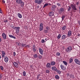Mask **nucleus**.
<instances>
[{
  "label": "nucleus",
  "instance_id": "obj_7",
  "mask_svg": "<svg viewBox=\"0 0 80 80\" xmlns=\"http://www.w3.org/2000/svg\"><path fill=\"white\" fill-rule=\"evenodd\" d=\"M53 12H51L49 13V16L50 17H53L52 18H54L55 16L53 15Z\"/></svg>",
  "mask_w": 80,
  "mask_h": 80
},
{
  "label": "nucleus",
  "instance_id": "obj_32",
  "mask_svg": "<svg viewBox=\"0 0 80 80\" xmlns=\"http://www.w3.org/2000/svg\"><path fill=\"white\" fill-rule=\"evenodd\" d=\"M40 76V74H39L37 75V80H38Z\"/></svg>",
  "mask_w": 80,
  "mask_h": 80
},
{
  "label": "nucleus",
  "instance_id": "obj_58",
  "mask_svg": "<svg viewBox=\"0 0 80 80\" xmlns=\"http://www.w3.org/2000/svg\"><path fill=\"white\" fill-rule=\"evenodd\" d=\"M78 36V37H79L80 36V34H78V35H77Z\"/></svg>",
  "mask_w": 80,
  "mask_h": 80
},
{
  "label": "nucleus",
  "instance_id": "obj_48",
  "mask_svg": "<svg viewBox=\"0 0 80 80\" xmlns=\"http://www.w3.org/2000/svg\"><path fill=\"white\" fill-rule=\"evenodd\" d=\"M2 78V75L0 74V78Z\"/></svg>",
  "mask_w": 80,
  "mask_h": 80
},
{
  "label": "nucleus",
  "instance_id": "obj_41",
  "mask_svg": "<svg viewBox=\"0 0 80 80\" xmlns=\"http://www.w3.org/2000/svg\"><path fill=\"white\" fill-rule=\"evenodd\" d=\"M38 57L39 58H42V56L40 55H39L38 56Z\"/></svg>",
  "mask_w": 80,
  "mask_h": 80
},
{
  "label": "nucleus",
  "instance_id": "obj_57",
  "mask_svg": "<svg viewBox=\"0 0 80 80\" xmlns=\"http://www.w3.org/2000/svg\"><path fill=\"white\" fill-rule=\"evenodd\" d=\"M78 23L79 24V25H80V22L78 21Z\"/></svg>",
  "mask_w": 80,
  "mask_h": 80
},
{
  "label": "nucleus",
  "instance_id": "obj_1",
  "mask_svg": "<svg viewBox=\"0 0 80 80\" xmlns=\"http://www.w3.org/2000/svg\"><path fill=\"white\" fill-rule=\"evenodd\" d=\"M16 1L18 4H20V5L21 7H23L24 6V2L22 0H16Z\"/></svg>",
  "mask_w": 80,
  "mask_h": 80
},
{
  "label": "nucleus",
  "instance_id": "obj_20",
  "mask_svg": "<svg viewBox=\"0 0 80 80\" xmlns=\"http://www.w3.org/2000/svg\"><path fill=\"white\" fill-rule=\"evenodd\" d=\"M18 17L20 18H22V14H21L20 13H18Z\"/></svg>",
  "mask_w": 80,
  "mask_h": 80
},
{
  "label": "nucleus",
  "instance_id": "obj_62",
  "mask_svg": "<svg viewBox=\"0 0 80 80\" xmlns=\"http://www.w3.org/2000/svg\"><path fill=\"white\" fill-rule=\"evenodd\" d=\"M18 80H21V79H18Z\"/></svg>",
  "mask_w": 80,
  "mask_h": 80
},
{
  "label": "nucleus",
  "instance_id": "obj_25",
  "mask_svg": "<svg viewBox=\"0 0 80 80\" xmlns=\"http://www.w3.org/2000/svg\"><path fill=\"white\" fill-rule=\"evenodd\" d=\"M73 62V59L72 58H71L69 59V63H72V62Z\"/></svg>",
  "mask_w": 80,
  "mask_h": 80
},
{
  "label": "nucleus",
  "instance_id": "obj_9",
  "mask_svg": "<svg viewBox=\"0 0 80 80\" xmlns=\"http://www.w3.org/2000/svg\"><path fill=\"white\" fill-rule=\"evenodd\" d=\"M60 67L62 70H66V68L65 67L63 66V65H61Z\"/></svg>",
  "mask_w": 80,
  "mask_h": 80
},
{
  "label": "nucleus",
  "instance_id": "obj_40",
  "mask_svg": "<svg viewBox=\"0 0 80 80\" xmlns=\"http://www.w3.org/2000/svg\"><path fill=\"white\" fill-rule=\"evenodd\" d=\"M44 32L45 33H48V30H44Z\"/></svg>",
  "mask_w": 80,
  "mask_h": 80
},
{
  "label": "nucleus",
  "instance_id": "obj_42",
  "mask_svg": "<svg viewBox=\"0 0 80 80\" xmlns=\"http://www.w3.org/2000/svg\"><path fill=\"white\" fill-rule=\"evenodd\" d=\"M21 45H22V47H25V46L26 45V44H22Z\"/></svg>",
  "mask_w": 80,
  "mask_h": 80
},
{
  "label": "nucleus",
  "instance_id": "obj_43",
  "mask_svg": "<svg viewBox=\"0 0 80 80\" xmlns=\"http://www.w3.org/2000/svg\"><path fill=\"white\" fill-rule=\"evenodd\" d=\"M71 10V7H69V8H68V12H69V11H70V10Z\"/></svg>",
  "mask_w": 80,
  "mask_h": 80
},
{
  "label": "nucleus",
  "instance_id": "obj_60",
  "mask_svg": "<svg viewBox=\"0 0 80 80\" xmlns=\"http://www.w3.org/2000/svg\"><path fill=\"white\" fill-rule=\"evenodd\" d=\"M2 41V39H1V38H0V42H1Z\"/></svg>",
  "mask_w": 80,
  "mask_h": 80
},
{
  "label": "nucleus",
  "instance_id": "obj_14",
  "mask_svg": "<svg viewBox=\"0 0 80 80\" xmlns=\"http://www.w3.org/2000/svg\"><path fill=\"white\" fill-rule=\"evenodd\" d=\"M13 64L15 67H16V68H18V63L16 62H14Z\"/></svg>",
  "mask_w": 80,
  "mask_h": 80
},
{
  "label": "nucleus",
  "instance_id": "obj_6",
  "mask_svg": "<svg viewBox=\"0 0 80 80\" xmlns=\"http://www.w3.org/2000/svg\"><path fill=\"white\" fill-rule=\"evenodd\" d=\"M74 61H75V63H76L80 65V61L79 60H78V59H74Z\"/></svg>",
  "mask_w": 80,
  "mask_h": 80
},
{
  "label": "nucleus",
  "instance_id": "obj_11",
  "mask_svg": "<svg viewBox=\"0 0 80 80\" xmlns=\"http://www.w3.org/2000/svg\"><path fill=\"white\" fill-rule=\"evenodd\" d=\"M2 36L4 39H6L7 38V35L4 33H2Z\"/></svg>",
  "mask_w": 80,
  "mask_h": 80
},
{
  "label": "nucleus",
  "instance_id": "obj_5",
  "mask_svg": "<svg viewBox=\"0 0 80 80\" xmlns=\"http://www.w3.org/2000/svg\"><path fill=\"white\" fill-rule=\"evenodd\" d=\"M71 6L73 10H75L76 11L77 10V9L76 8V6H75V5L71 4Z\"/></svg>",
  "mask_w": 80,
  "mask_h": 80
},
{
  "label": "nucleus",
  "instance_id": "obj_36",
  "mask_svg": "<svg viewBox=\"0 0 80 80\" xmlns=\"http://www.w3.org/2000/svg\"><path fill=\"white\" fill-rule=\"evenodd\" d=\"M63 62L65 65H67V63L66 61H63Z\"/></svg>",
  "mask_w": 80,
  "mask_h": 80
},
{
  "label": "nucleus",
  "instance_id": "obj_26",
  "mask_svg": "<svg viewBox=\"0 0 80 80\" xmlns=\"http://www.w3.org/2000/svg\"><path fill=\"white\" fill-rule=\"evenodd\" d=\"M55 77L56 78V79H59V78H60V77L58 75H56L55 76Z\"/></svg>",
  "mask_w": 80,
  "mask_h": 80
},
{
  "label": "nucleus",
  "instance_id": "obj_35",
  "mask_svg": "<svg viewBox=\"0 0 80 80\" xmlns=\"http://www.w3.org/2000/svg\"><path fill=\"white\" fill-rule=\"evenodd\" d=\"M56 55L58 56V57H59V56H60V54L59 52H58L56 53Z\"/></svg>",
  "mask_w": 80,
  "mask_h": 80
},
{
  "label": "nucleus",
  "instance_id": "obj_10",
  "mask_svg": "<svg viewBox=\"0 0 80 80\" xmlns=\"http://www.w3.org/2000/svg\"><path fill=\"white\" fill-rule=\"evenodd\" d=\"M52 70H53V71H55L56 72H57V68H56V67H55V66H53L52 67Z\"/></svg>",
  "mask_w": 80,
  "mask_h": 80
},
{
  "label": "nucleus",
  "instance_id": "obj_19",
  "mask_svg": "<svg viewBox=\"0 0 80 80\" xmlns=\"http://www.w3.org/2000/svg\"><path fill=\"white\" fill-rule=\"evenodd\" d=\"M69 76L71 78H75V76H74V75L72 74H70Z\"/></svg>",
  "mask_w": 80,
  "mask_h": 80
},
{
  "label": "nucleus",
  "instance_id": "obj_17",
  "mask_svg": "<svg viewBox=\"0 0 80 80\" xmlns=\"http://www.w3.org/2000/svg\"><path fill=\"white\" fill-rule=\"evenodd\" d=\"M50 66H51V65H50V63H48L47 64V67L48 68H50Z\"/></svg>",
  "mask_w": 80,
  "mask_h": 80
},
{
  "label": "nucleus",
  "instance_id": "obj_24",
  "mask_svg": "<svg viewBox=\"0 0 80 80\" xmlns=\"http://www.w3.org/2000/svg\"><path fill=\"white\" fill-rule=\"evenodd\" d=\"M56 63V62H51V65H55V64Z\"/></svg>",
  "mask_w": 80,
  "mask_h": 80
},
{
  "label": "nucleus",
  "instance_id": "obj_61",
  "mask_svg": "<svg viewBox=\"0 0 80 80\" xmlns=\"http://www.w3.org/2000/svg\"><path fill=\"white\" fill-rule=\"evenodd\" d=\"M1 58V55H0V58Z\"/></svg>",
  "mask_w": 80,
  "mask_h": 80
},
{
  "label": "nucleus",
  "instance_id": "obj_59",
  "mask_svg": "<svg viewBox=\"0 0 80 80\" xmlns=\"http://www.w3.org/2000/svg\"><path fill=\"white\" fill-rule=\"evenodd\" d=\"M30 68H32V67L33 66H32V65H30Z\"/></svg>",
  "mask_w": 80,
  "mask_h": 80
},
{
  "label": "nucleus",
  "instance_id": "obj_3",
  "mask_svg": "<svg viewBox=\"0 0 80 80\" xmlns=\"http://www.w3.org/2000/svg\"><path fill=\"white\" fill-rule=\"evenodd\" d=\"M43 2V0H35V2L38 4H41Z\"/></svg>",
  "mask_w": 80,
  "mask_h": 80
},
{
  "label": "nucleus",
  "instance_id": "obj_28",
  "mask_svg": "<svg viewBox=\"0 0 80 80\" xmlns=\"http://www.w3.org/2000/svg\"><path fill=\"white\" fill-rule=\"evenodd\" d=\"M48 3H46L45 4L43 7V8H45V7H46L48 6Z\"/></svg>",
  "mask_w": 80,
  "mask_h": 80
},
{
  "label": "nucleus",
  "instance_id": "obj_46",
  "mask_svg": "<svg viewBox=\"0 0 80 80\" xmlns=\"http://www.w3.org/2000/svg\"><path fill=\"white\" fill-rule=\"evenodd\" d=\"M13 55L14 56H15V55H16V53H15V52H13Z\"/></svg>",
  "mask_w": 80,
  "mask_h": 80
},
{
  "label": "nucleus",
  "instance_id": "obj_51",
  "mask_svg": "<svg viewBox=\"0 0 80 80\" xmlns=\"http://www.w3.org/2000/svg\"><path fill=\"white\" fill-rule=\"evenodd\" d=\"M0 13H2V11L1 10V8H0Z\"/></svg>",
  "mask_w": 80,
  "mask_h": 80
},
{
  "label": "nucleus",
  "instance_id": "obj_2",
  "mask_svg": "<svg viewBox=\"0 0 80 80\" xmlns=\"http://www.w3.org/2000/svg\"><path fill=\"white\" fill-rule=\"evenodd\" d=\"M13 29H15L16 30V32L18 33H19V31L20 29V27H13Z\"/></svg>",
  "mask_w": 80,
  "mask_h": 80
},
{
  "label": "nucleus",
  "instance_id": "obj_21",
  "mask_svg": "<svg viewBox=\"0 0 80 80\" xmlns=\"http://www.w3.org/2000/svg\"><path fill=\"white\" fill-rule=\"evenodd\" d=\"M9 37H10V38H14V39H16V38H15V37L11 35H9Z\"/></svg>",
  "mask_w": 80,
  "mask_h": 80
},
{
  "label": "nucleus",
  "instance_id": "obj_53",
  "mask_svg": "<svg viewBox=\"0 0 80 80\" xmlns=\"http://www.w3.org/2000/svg\"><path fill=\"white\" fill-rule=\"evenodd\" d=\"M39 7H40V6H37V8H39Z\"/></svg>",
  "mask_w": 80,
  "mask_h": 80
},
{
  "label": "nucleus",
  "instance_id": "obj_39",
  "mask_svg": "<svg viewBox=\"0 0 80 80\" xmlns=\"http://www.w3.org/2000/svg\"><path fill=\"white\" fill-rule=\"evenodd\" d=\"M0 68L1 70H3V67L2 66H0Z\"/></svg>",
  "mask_w": 80,
  "mask_h": 80
},
{
  "label": "nucleus",
  "instance_id": "obj_13",
  "mask_svg": "<svg viewBox=\"0 0 80 80\" xmlns=\"http://www.w3.org/2000/svg\"><path fill=\"white\" fill-rule=\"evenodd\" d=\"M1 52L2 53V57L4 58L5 55V52L2 51H1Z\"/></svg>",
  "mask_w": 80,
  "mask_h": 80
},
{
  "label": "nucleus",
  "instance_id": "obj_44",
  "mask_svg": "<svg viewBox=\"0 0 80 80\" xmlns=\"http://www.w3.org/2000/svg\"><path fill=\"white\" fill-rule=\"evenodd\" d=\"M46 73H50V71H49V70H46Z\"/></svg>",
  "mask_w": 80,
  "mask_h": 80
},
{
  "label": "nucleus",
  "instance_id": "obj_15",
  "mask_svg": "<svg viewBox=\"0 0 80 80\" xmlns=\"http://www.w3.org/2000/svg\"><path fill=\"white\" fill-rule=\"evenodd\" d=\"M39 50L40 53L41 54V55H43V50H42V49L40 48H39Z\"/></svg>",
  "mask_w": 80,
  "mask_h": 80
},
{
  "label": "nucleus",
  "instance_id": "obj_18",
  "mask_svg": "<svg viewBox=\"0 0 80 80\" xmlns=\"http://www.w3.org/2000/svg\"><path fill=\"white\" fill-rule=\"evenodd\" d=\"M32 50L33 52L36 51V49L35 48V45H33L32 47Z\"/></svg>",
  "mask_w": 80,
  "mask_h": 80
},
{
  "label": "nucleus",
  "instance_id": "obj_50",
  "mask_svg": "<svg viewBox=\"0 0 80 80\" xmlns=\"http://www.w3.org/2000/svg\"><path fill=\"white\" fill-rule=\"evenodd\" d=\"M57 5H58V6H60V3H57Z\"/></svg>",
  "mask_w": 80,
  "mask_h": 80
},
{
  "label": "nucleus",
  "instance_id": "obj_30",
  "mask_svg": "<svg viewBox=\"0 0 80 80\" xmlns=\"http://www.w3.org/2000/svg\"><path fill=\"white\" fill-rule=\"evenodd\" d=\"M60 37H61V35L60 34H59L58 36V39H60Z\"/></svg>",
  "mask_w": 80,
  "mask_h": 80
},
{
  "label": "nucleus",
  "instance_id": "obj_55",
  "mask_svg": "<svg viewBox=\"0 0 80 80\" xmlns=\"http://www.w3.org/2000/svg\"><path fill=\"white\" fill-rule=\"evenodd\" d=\"M67 75H68L67 77H68V76H69L70 74L69 73H67Z\"/></svg>",
  "mask_w": 80,
  "mask_h": 80
},
{
  "label": "nucleus",
  "instance_id": "obj_45",
  "mask_svg": "<svg viewBox=\"0 0 80 80\" xmlns=\"http://www.w3.org/2000/svg\"><path fill=\"white\" fill-rule=\"evenodd\" d=\"M45 42V40L44 39H42L41 41V43H43Z\"/></svg>",
  "mask_w": 80,
  "mask_h": 80
},
{
  "label": "nucleus",
  "instance_id": "obj_34",
  "mask_svg": "<svg viewBox=\"0 0 80 80\" xmlns=\"http://www.w3.org/2000/svg\"><path fill=\"white\" fill-rule=\"evenodd\" d=\"M60 11L62 12H63V11H64V9L63 8H61L60 9Z\"/></svg>",
  "mask_w": 80,
  "mask_h": 80
},
{
  "label": "nucleus",
  "instance_id": "obj_47",
  "mask_svg": "<svg viewBox=\"0 0 80 80\" xmlns=\"http://www.w3.org/2000/svg\"><path fill=\"white\" fill-rule=\"evenodd\" d=\"M26 47H27V48H29L30 47L29 45H27L26 46Z\"/></svg>",
  "mask_w": 80,
  "mask_h": 80
},
{
  "label": "nucleus",
  "instance_id": "obj_56",
  "mask_svg": "<svg viewBox=\"0 0 80 80\" xmlns=\"http://www.w3.org/2000/svg\"><path fill=\"white\" fill-rule=\"evenodd\" d=\"M20 43H19L18 44V45L19 46H20Z\"/></svg>",
  "mask_w": 80,
  "mask_h": 80
},
{
  "label": "nucleus",
  "instance_id": "obj_52",
  "mask_svg": "<svg viewBox=\"0 0 80 80\" xmlns=\"http://www.w3.org/2000/svg\"><path fill=\"white\" fill-rule=\"evenodd\" d=\"M8 22V21L7 20H5L4 21V22H5V23L6 22Z\"/></svg>",
  "mask_w": 80,
  "mask_h": 80
},
{
  "label": "nucleus",
  "instance_id": "obj_31",
  "mask_svg": "<svg viewBox=\"0 0 80 80\" xmlns=\"http://www.w3.org/2000/svg\"><path fill=\"white\" fill-rule=\"evenodd\" d=\"M34 57L35 58H37L38 57V55L36 54H34Z\"/></svg>",
  "mask_w": 80,
  "mask_h": 80
},
{
  "label": "nucleus",
  "instance_id": "obj_22",
  "mask_svg": "<svg viewBox=\"0 0 80 80\" xmlns=\"http://www.w3.org/2000/svg\"><path fill=\"white\" fill-rule=\"evenodd\" d=\"M67 36L65 35H62L61 37L62 40H64L65 39V37H66Z\"/></svg>",
  "mask_w": 80,
  "mask_h": 80
},
{
  "label": "nucleus",
  "instance_id": "obj_16",
  "mask_svg": "<svg viewBox=\"0 0 80 80\" xmlns=\"http://www.w3.org/2000/svg\"><path fill=\"white\" fill-rule=\"evenodd\" d=\"M72 35V31H68V35L69 37H70Z\"/></svg>",
  "mask_w": 80,
  "mask_h": 80
},
{
  "label": "nucleus",
  "instance_id": "obj_38",
  "mask_svg": "<svg viewBox=\"0 0 80 80\" xmlns=\"http://www.w3.org/2000/svg\"><path fill=\"white\" fill-rule=\"evenodd\" d=\"M46 29L47 30H48L50 29V27H49L47 26L46 27Z\"/></svg>",
  "mask_w": 80,
  "mask_h": 80
},
{
  "label": "nucleus",
  "instance_id": "obj_23",
  "mask_svg": "<svg viewBox=\"0 0 80 80\" xmlns=\"http://www.w3.org/2000/svg\"><path fill=\"white\" fill-rule=\"evenodd\" d=\"M57 7V6L55 5H53L52 6V7L51 8L52 10H54V9Z\"/></svg>",
  "mask_w": 80,
  "mask_h": 80
},
{
  "label": "nucleus",
  "instance_id": "obj_27",
  "mask_svg": "<svg viewBox=\"0 0 80 80\" xmlns=\"http://www.w3.org/2000/svg\"><path fill=\"white\" fill-rule=\"evenodd\" d=\"M57 72L58 74H61V73H62V72H61V71L60 70H58V69L57 70Z\"/></svg>",
  "mask_w": 80,
  "mask_h": 80
},
{
  "label": "nucleus",
  "instance_id": "obj_37",
  "mask_svg": "<svg viewBox=\"0 0 80 80\" xmlns=\"http://www.w3.org/2000/svg\"><path fill=\"white\" fill-rule=\"evenodd\" d=\"M23 76H25L26 75V72L25 71H24L23 72Z\"/></svg>",
  "mask_w": 80,
  "mask_h": 80
},
{
  "label": "nucleus",
  "instance_id": "obj_4",
  "mask_svg": "<svg viewBox=\"0 0 80 80\" xmlns=\"http://www.w3.org/2000/svg\"><path fill=\"white\" fill-rule=\"evenodd\" d=\"M72 50V47L71 46L68 47L67 49V52H70Z\"/></svg>",
  "mask_w": 80,
  "mask_h": 80
},
{
  "label": "nucleus",
  "instance_id": "obj_8",
  "mask_svg": "<svg viewBox=\"0 0 80 80\" xmlns=\"http://www.w3.org/2000/svg\"><path fill=\"white\" fill-rule=\"evenodd\" d=\"M42 30H43V24L42 23H41L40 24L39 30L40 31H42Z\"/></svg>",
  "mask_w": 80,
  "mask_h": 80
},
{
  "label": "nucleus",
  "instance_id": "obj_49",
  "mask_svg": "<svg viewBox=\"0 0 80 80\" xmlns=\"http://www.w3.org/2000/svg\"><path fill=\"white\" fill-rule=\"evenodd\" d=\"M2 3H5V0H3L2 1Z\"/></svg>",
  "mask_w": 80,
  "mask_h": 80
},
{
  "label": "nucleus",
  "instance_id": "obj_33",
  "mask_svg": "<svg viewBox=\"0 0 80 80\" xmlns=\"http://www.w3.org/2000/svg\"><path fill=\"white\" fill-rule=\"evenodd\" d=\"M65 16H64V15H63L62 16L61 18H62V21H63V20H64V18H65Z\"/></svg>",
  "mask_w": 80,
  "mask_h": 80
},
{
  "label": "nucleus",
  "instance_id": "obj_12",
  "mask_svg": "<svg viewBox=\"0 0 80 80\" xmlns=\"http://www.w3.org/2000/svg\"><path fill=\"white\" fill-rule=\"evenodd\" d=\"M4 60L5 62H6V63H7L8 62V58L7 57V56H5L4 57Z\"/></svg>",
  "mask_w": 80,
  "mask_h": 80
},
{
  "label": "nucleus",
  "instance_id": "obj_54",
  "mask_svg": "<svg viewBox=\"0 0 80 80\" xmlns=\"http://www.w3.org/2000/svg\"><path fill=\"white\" fill-rule=\"evenodd\" d=\"M79 4V3H78V2H77V3H76V5H78Z\"/></svg>",
  "mask_w": 80,
  "mask_h": 80
},
{
  "label": "nucleus",
  "instance_id": "obj_29",
  "mask_svg": "<svg viewBox=\"0 0 80 80\" xmlns=\"http://www.w3.org/2000/svg\"><path fill=\"white\" fill-rule=\"evenodd\" d=\"M66 26H64L62 28V30H65V29H66Z\"/></svg>",
  "mask_w": 80,
  "mask_h": 80
}]
</instances>
